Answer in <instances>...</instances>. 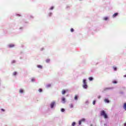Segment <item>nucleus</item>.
Here are the masks:
<instances>
[{"label": "nucleus", "mask_w": 126, "mask_h": 126, "mask_svg": "<svg viewBox=\"0 0 126 126\" xmlns=\"http://www.w3.org/2000/svg\"><path fill=\"white\" fill-rule=\"evenodd\" d=\"M100 116L103 117L104 119H108V115L106 113V112L104 110H102L100 112Z\"/></svg>", "instance_id": "1"}, {"label": "nucleus", "mask_w": 126, "mask_h": 126, "mask_svg": "<svg viewBox=\"0 0 126 126\" xmlns=\"http://www.w3.org/2000/svg\"><path fill=\"white\" fill-rule=\"evenodd\" d=\"M83 88H85V89H86L88 87V86H87V83L86 82V80L84 79L83 81Z\"/></svg>", "instance_id": "2"}, {"label": "nucleus", "mask_w": 126, "mask_h": 126, "mask_svg": "<svg viewBox=\"0 0 126 126\" xmlns=\"http://www.w3.org/2000/svg\"><path fill=\"white\" fill-rule=\"evenodd\" d=\"M119 15V13H115L112 15V18H116Z\"/></svg>", "instance_id": "3"}, {"label": "nucleus", "mask_w": 126, "mask_h": 126, "mask_svg": "<svg viewBox=\"0 0 126 126\" xmlns=\"http://www.w3.org/2000/svg\"><path fill=\"white\" fill-rule=\"evenodd\" d=\"M56 104V103L55 102H53L51 103L50 104V107L52 109H53V108H54V106H55V104Z\"/></svg>", "instance_id": "4"}, {"label": "nucleus", "mask_w": 126, "mask_h": 126, "mask_svg": "<svg viewBox=\"0 0 126 126\" xmlns=\"http://www.w3.org/2000/svg\"><path fill=\"white\" fill-rule=\"evenodd\" d=\"M62 93L63 95H64V94H65V93H66V91H65V90H63Z\"/></svg>", "instance_id": "5"}, {"label": "nucleus", "mask_w": 126, "mask_h": 126, "mask_svg": "<svg viewBox=\"0 0 126 126\" xmlns=\"http://www.w3.org/2000/svg\"><path fill=\"white\" fill-rule=\"evenodd\" d=\"M8 47L9 48H13V47H14V44H9Z\"/></svg>", "instance_id": "6"}, {"label": "nucleus", "mask_w": 126, "mask_h": 126, "mask_svg": "<svg viewBox=\"0 0 126 126\" xmlns=\"http://www.w3.org/2000/svg\"><path fill=\"white\" fill-rule=\"evenodd\" d=\"M123 109L126 111V103H125L124 105H123Z\"/></svg>", "instance_id": "7"}, {"label": "nucleus", "mask_w": 126, "mask_h": 126, "mask_svg": "<svg viewBox=\"0 0 126 126\" xmlns=\"http://www.w3.org/2000/svg\"><path fill=\"white\" fill-rule=\"evenodd\" d=\"M104 102L105 103H110V100H109V99H104Z\"/></svg>", "instance_id": "8"}, {"label": "nucleus", "mask_w": 126, "mask_h": 126, "mask_svg": "<svg viewBox=\"0 0 126 126\" xmlns=\"http://www.w3.org/2000/svg\"><path fill=\"white\" fill-rule=\"evenodd\" d=\"M69 108H73V104H72V103L70 104L69 105Z\"/></svg>", "instance_id": "9"}, {"label": "nucleus", "mask_w": 126, "mask_h": 126, "mask_svg": "<svg viewBox=\"0 0 126 126\" xmlns=\"http://www.w3.org/2000/svg\"><path fill=\"white\" fill-rule=\"evenodd\" d=\"M113 69H114V70L115 71H117V67L114 66L113 67Z\"/></svg>", "instance_id": "10"}, {"label": "nucleus", "mask_w": 126, "mask_h": 126, "mask_svg": "<svg viewBox=\"0 0 126 126\" xmlns=\"http://www.w3.org/2000/svg\"><path fill=\"white\" fill-rule=\"evenodd\" d=\"M62 100L63 103H65V98L64 97H62Z\"/></svg>", "instance_id": "11"}, {"label": "nucleus", "mask_w": 126, "mask_h": 126, "mask_svg": "<svg viewBox=\"0 0 126 126\" xmlns=\"http://www.w3.org/2000/svg\"><path fill=\"white\" fill-rule=\"evenodd\" d=\"M23 92H24V91L23 90V89H21L19 91V93H23Z\"/></svg>", "instance_id": "12"}, {"label": "nucleus", "mask_w": 126, "mask_h": 126, "mask_svg": "<svg viewBox=\"0 0 126 126\" xmlns=\"http://www.w3.org/2000/svg\"><path fill=\"white\" fill-rule=\"evenodd\" d=\"M112 83H113L114 84H117V83H118V82L116 80H114L112 81Z\"/></svg>", "instance_id": "13"}, {"label": "nucleus", "mask_w": 126, "mask_h": 126, "mask_svg": "<svg viewBox=\"0 0 126 126\" xmlns=\"http://www.w3.org/2000/svg\"><path fill=\"white\" fill-rule=\"evenodd\" d=\"M37 67H38V68H43V66L41 65H38Z\"/></svg>", "instance_id": "14"}, {"label": "nucleus", "mask_w": 126, "mask_h": 126, "mask_svg": "<svg viewBox=\"0 0 126 126\" xmlns=\"http://www.w3.org/2000/svg\"><path fill=\"white\" fill-rule=\"evenodd\" d=\"M108 17H104L103 18V20H108Z\"/></svg>", "instance_id": "15"}, {"label": "nucleus", "mask_w": 126, "mask_h": 126, "mask_svg": "<svg viewBox=\"0 0 126 126\" xmlns=\"http://www.w3.org/2000/svg\"><path fill=\"white\" fill-rule=\"evenodd\" d=\"M89 79L90 81H92V80H93V78L92 77H90L89 78Z\"/></svg>", "instance_id": "16"}, {"label": "nucleus", "mask_w": 126, "mask_h": 126, "mask_svg": "<svg viewBox=\"0 0 126 126\" xmlns=\"http://www.w3.org/2000/svg\"><path fill=\"white\" fill-rule=\"evenodd\" d=\"M42 91H43V90H42V89H39L38 90V92H39L40 93H41V92H42Z\"/></svg>", "instance_id": "17"}, {"label": "nucleus", "mask_w": 126, "mask_h": 126, "mask_svg": "<svg viewBox=\"0 0 126 126\" xmlns=\"http://www.w3.org/2000/svg\"><path fill=\"white\" fill-rule=\"evenodd\" d=\"M74 99H75V100H77V99H78L77 95H75Z\"/></svg>", "instance_id": "18"}, {"label": "nucleus", "mask_w": 126, "mask_h": 126, "mask_svg": "<svg viewBox=\"0 0 126 126\" xmlns=\"http://www.w3.org/2000/svg\"><path fill=\"white\" fill-rule=\"evenodd\" d=\"M31 80H32V82H34V81H35V78H32Z\"/></svg>", "instance_id": "19"}, {"label": "nucleus", "mask_w": 126, "mask_h": 126, "mask_svg": "<svg viewBox=\"0 0 126 126\" xmlns=\"http://www.w3.org/2000/svg\"><path fill=\"white\" fill-rule=\"evenodd\" d=\"M76 124V123H75V122H73V123H72V126H75Z\"/></svg>", "instance_id": "20"}, {"label": "nucleus", "mask_w": 126, "mask_h": 126, "mask_svg": "<svg viewBox=\"0 0 126 126\" xmlns=\"http://www.w3.org/2000/svg\"><path fill=\"white\" fill-rule=\"evenodd\" d=\"M61 111V112H64L65 110L63 108H62Z\"/></svg>", "instance_id": "21"}, {"label": "nucleus", "mask_w": 126, "mask_h": 126, "mask_svg": "<svg viewBox=\"0 0 126 126\" xmlns=\"http://www.w3.org/2000/svg\"><path fill=\"white\" fill-rule=\"evenodd\" d=\"M50 59H47L46 60V62L48 63H49L50 62Z\"/></svg>", "instance_id": "22"}, {"label": "nucleus", "mask_w": 126, "mask_h": 126, "mask_svg": "<svg viewBox=\"0 0 126 126\" xmlns=\"http://www.w3.org/2000/svg\"><path fill=\"white\" fill-rule=\"evenodd\" d=\"M46 87H47V88L51 87V84H49L47 85L46 86Z\"/></svg>", "instance_id": "23"}, {"label": "nucleus", "mask_w": 126, "mask_h": 126, "mask_svg": "<svg viewBox=\"0 0 126 126\" xmlns=\"http://www.w3.org/2000/svg\"><path fill=\"white\" fill-rule=\"evenodd\" d=\"M53 14V13H49V14H48V15H49V16H52V15Z\"/></svg>", "instance_id": "24"}, {"label": "nucleus", "mask_w": 126, "mask_h": 126, "mask_svg": "<svg viewBox=\"0 0 126 126\" xmlns=\"http://www.w3.org/2000/svg\"><path fill=\"white\" fill-rule=\"evenodd\" d=\"M95 103H96V101L95 100H94L93 102V105H95Z\"/></svg>", "instance_id": "25"}, {"label": "nucleus", "mask_w": 126, "mask_h": 126, "mask_svg": "<svg viewBox=\"0 0 126 126\" xmlns=\"http://www.w3.org/2000/svg\"><path fill=\"white\" fill-rule=\"evenodd\" d=\"M17 73L16 72H14L13 74V75H16Z\"/></svg>", "instance_id": "26"}, {"label": "nucleus", "mask_w": 126, "mask_h": 126, "mask_svg": "<svg viewBox=\"0 0 126 126\" xmlns=\"http://www.w3.org/2000/svg\"><path fill=\"white\" fill-rule=\"evenodd\" d=\"M54 9V6H52L50 8V10H53Z\"/></svg>", "instance_id": "27"}, {"label": "nucleus", "mask_w": 126, "mask_h": 126, "mask_svg": "<svg viewBox=\"0 0 126 126\" xmlns=\"http://www.w3.org/2000/svg\"><path fill=\"white\" fill-rule=\"evenodd\" d=\"M70 31H71V32H73V31H74V30H73V29H71V30H70Z\"/></svg>", "instance_id": "28"}, {"label": "nucleus", "mask_w": 126, "mask_h": 126, "mask_svg": "<svg viewBox=\"0 0 126 126\" xmlns=\"http://www.w3.org/2000/svg\"><path fill=\"white\" fill-rule=\"evenodd\" d=\"M15 63V61L13 60V61L12 62V63Z\"/></svg>", "instance_id": "29"}, {"label": "nucleus", "mask_w": 126, "mask_h": 126, "mask_svg": "<svg viewBox=\"0 0 126 126\" xmlns=\"http://www.w3.org/2000/svg\"><path fill=\"white\" fill-rule=\"evenodd\" d=\"M79 125H81V121H80L79 122Z\"/></svg>", "instance_id": "30"}, {"label": "nucleus", "mask_w": 126, "mask_h": 126, "mask_svg": "<svg viewBox=\"0 0 126 126\" xmlns=\"http://www.w3.org/2000/svg\"><path fill=\"white\" fill-rule=\"evenodd\" d=\"M97 97L98 99H100V98H101V96L100 95H99Z\"/></svg>", "instance_id": "31"}, {"label": "nucleus", "mask_w": 126, "mask_h": 126, "mask_svg": "<svg viewBox=\"0 0 126 126\" xmlns=\"http://www.w3.org/2000/svg\"><path fill=\"white\" fill-rule=\"evenodd\" d=\"M1 111H2V112H4V109H1Z\"/></svg>", "instance_id": "32"}, {"label": "nucleus", "mask_w": 126, "mask_h": 126, "mask_svg": "<svg viewBox=\"0 0 126 126\" xmlns=\"http://www.w3.org/2000/svg\"><path fill=\"white\" fill-rule=\"evenodd\" d=\"M123 76H124V77H126V74L124 75Z\"/></svg>", "instance_id": "33"}, {"label": "nucleus", "mask_w": 126, "mask_h": 126, "mask_svg": "<svg viewBox=\"0 0 126 126\" xmlns=\"http://www.w3.org/2000/svg\"><path fill=\"white\" fill-rule=\"evenodd\" d=\"M124 126H126V123L124 124Z\"/></svg>", "instance_id": "34"}, {"label": "nucleus", "mask_w": 126, "mask_h": 126, "mask_svg": "<svg viewBox=\"0 0 126 126\" xmlns=\"http://www.w3.org/2000/svg\"><path fill=\"white\" fill-rule=\"evenodd\" d=\"M18 15V16H20V15Z\"/></svg>", "instance_id": "35"}, {"label": "nucleus", "mask_w": 126, "mask_h": 126, "mask_svg": "<svg viewBox=\"0 0 126 126\" xmlns=\"http://www.w3.org/2000/svg\"><path fill=\"white\" fill-rule=\"evenodd\" d=\"M82 121H84V119H83Z\"/></svg>", "instance_id": "36"}, {"label": "nucleus", "mask_w": 126, "mask_h": 126, "mask_svg": "<svg viewBox=\"0 0 126 126\" xmlns=\"http://www.w3.org/2000/svg\"><path fill=\"white\" fill-rule=\"evenodd\" d=\"M66 91H68V90H66Z\"/></svg>", "instance_id": "37"}]
</instances>
